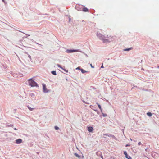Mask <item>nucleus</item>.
<instances>
[{"label":"nucleus","instance_id":"1","mask_svg":"<svg viewBox=\"0 0 159 159\" xmlns=\"http://www.w3.org/2000/svg\"><path fill=\"white\" fill-rule=\"evenodd\" d=\"M97 37L103 41V43L110 42L115 40V38L113 37L108 35L105 36L100 33H97Z\"/></svg>","mask_w":159,"mask_h":159},{"label":"nucleus","instance_id":"2","mask_svg":"<svg viewBox=\"0 0 159 159\" xmlns=\"http://www.w3.org/2000/svg\"><path fill=\"white\" fill-rule=\"evenodd\" d=\"M29 84L31 87L38 86V85L36 82H35L32 79L28 80Z\"/></svg>","mask_w":159,"mask_h":159},{"label":"nucleus","instance_id":"3","mask_svg":"<svg viewBox=\"0 0 159 159\" xmlns=\"http://www.w3.org/2000/svg\"><path fill=\"white\" fill-rule=\"evenodd\" d=\"M78 50H68L67 49L66 50V52L67 53H70L74 52H77Z\"/></svg>","mask_w":159,"mask_h":159},{"label":"nucleus","instance_id":"4","mask_svg":"<svg viewBox=\"0 0 159 159\" xmlns=\"http://www.w3.org/2000/svg\"><path fill=\"white\" fill-rule=\"evenodd\" d=\"M124 154L125 156L128 159H132L131 157L130 156L128 155L127 152L126 151L124 152Z\"/></svg>","mask_w":159,"mask_h":159},{"label":"nucleus","instance_id":"5","mask_svg":"<svg viewBox=\"0 0 159 159\" xmlns=\"http://www.w3.org/2000/svg\"><path fill=\"white\" fill-rule=\"evenodd\" d=\"M43 87L44 92H48V91L45 84H43Z\"/></svg>","mask_w":159,"mask_h":159},{"label":"nucleus","instance_id":"6","mask_svg":"<svg viewBox=\"0 0 159 159\" xmlns=\"http://www.w3.org/2000/svg\"><path fill=\"white\" fill-rule=\"evenodd\" d=\"M22 142V140L20 139H18L16 140V144H19L20 143Z\"/></svg>","mask_w":159,"mask_h":159},{"label":"nucleus","instance_id":"7","mask_svg":"<svg viewBox=\"0 0 159 159\" xmlns=\"http://www.w3.org/2000/svg\"><path fill=\"white\" fill-rule=\"evenodd\" d=\"M88 131L90 132H92L93 130V128L92 127H88Z\"/></svg>","mask_w":159,"mask_h":159},{"label":"nucleus","instance_id":"8","mask_svg":"<svg viewBox=\"0 0 159 159\" xmlns=\"http://www.w3.org/2000/svg\"><path fill=\"white\" fill-rule=\"evenodd\" d=\"M57 66L58 67L61 68V69L63 70H64L65 72H68V70H66V69H64L62 67H61V66L60 65H59V64H57Z\"/></svg>","mask_w":159,"mask_h":159},{"label":"nucleus","instance_id":"9","mask_svg":"<svg viewBox=\"0 0 159 159\" xmlns=\"http://www.w3.org/2000/svg\"><path fill=\"white\" fill-rule=\"evenodd\" d=\"M83 11L84 12H88L89 11V10L87 8L84 7L83 8Z\"/></svg>","mask_w":159,"mask_h":159},{"label":"nucleus","instance_id":"10","mask_svg":"<svg viewBox=\"0 0 159 159\" xmlns=\"http://www.w3.org/2000/svg\"><path fill=\"white\" fill-rule=\"evenodd\" d=\"M133 48L132 47H131V48H128L125 49H124V51H129L130 50L132 49Z\"/></svg>","mask_w":159,"mask_h":159},{"label":"nucleus","instance_id":"11","mask_svg":"<svg viewBox=\"0 0 159 159\" xmlns=\"http://www.w3.org/2000/svg\"><path fill=\"white\" fill-rule=\"evenodd\" d=\"M74 155L76 157H78V158H80V156L77 153H75L74 154Z\"/></svg>","mask_w":159,"mask_h":159},{"label":"nucleus","instance_id":"12","mask_svg":"<svg viewBox=\"0 0 159 159\" xmlns=\"http://www.w3.org/2000/svg\"><path fill=\"white\" fill-rule=\"evenodd\" d=\"M80 70H81L82 73H86V71L85 70H84L83 69H80Z\"/></svg>","mask_w":159,"mask_h":159},{"label":"nucleus","instance_id":"13","mask_svg":"<svg viewBox=\"0 0 159 159\" xmlns=\"http://www.w3.org/2000/svg\"><path fill=\"white\" fill-rule=\"evenodd\" d=\"M51 73L52 74H53V75H57L56 72V71H52Z\"/></svg>","mask_w":159,"mask_h":159},{"label":"nucleus","instance_id":"14","mask_svg":"<svg viewBox=\"0 0 159 159\" xmlns=\"http://www.w3.org/2000/svg\"><path fill=\"white\" fill-rule=\"evenodd\" d=\"M147 114L149 116H152V114L151 112H148L147 113Z\"/></svg>","mask_w":159,"mask_h":159},{"label":"nucleus","instance_id":"15","mask_svg":"<svg viewBox=\"0 0 159 159\" xmlns=\"http://www.w3.org/2000/svg\"><path fill=\"white\" fill-rule=\"evenodd\" d=\"M28 107V108L29 109V110L30 111H33L34 109V108H31L30 107Z\"/></svg>","mask_w":159,"mask_h":159},{"label":"nucleus","instance_id":"16","mask_svg":"<svg viewBox=\"0 0 159 159\" xmlns=\"http://www.w3.org/2000/svg\"><path fill=\"white\" fill-rule=\"evenodd\" d=\"M97 104H98V108L100 109L102 111V108H101V106L99 104H98V103H97Z\"/></svg>","mask_w":159,"mask_h":159},{"label":"nucleus","instance_id":"17","mask_svg":"<svg viewBox=\"0 0 159 159\" xmlns=\"http://www.w3.org/2000/svg\"><path fill=\"white\" fill-rule=\"evenodd\" d=\"M55 129L56 130H57L59 129V128L58 127H57V126H55Z\"/></svg>","mask_w":159,"mask_h":159},{"label":"nucleus","instance_id":"18","mask_svg":"<svg viewBox=\"0 0 159 159\" xmlns=\"http://www.w3.org/2000/svg\"><path fill=\"white\" fill-rule=\"evenodd\" d=\"M141 144V143L140 142H139L138 143V145H140Z\"/></svg>","mask_w":159,"mask_h":159},{"label":"nucleus","instance_id":"19","mask_svg":"<svg viewBox=\"0 0 159 159\" xmlns=\"http://www.w3.org/2000/svg\"><path fill=\"white\" fill-rule=\"evenodd\" d=\"M76 69H79V70H80L81 69H80V67H77V68H76Z\"/></svg>","mask_w":159,"mask_h":159},{"label":"nucleus","instance_id":"20","mask_svg":"<svg viewBox=\"0 0 159 159\" xmlns=\"http://www.w3.org/2000/svg\"><path fill=\"white\" fill-rule=\"evenodd\" d=\"M90 66H91V67H92V68H94V67L91 64H90Z\"/></svg>","mask_w":159,"mask_h":159},{"label":"nucleus","instance_id":"21","mask_svg":"<svg viewBox=\"0 0 159 159\" xmlns=\"http://www.w3.org/2000/svg\"><path fill=\"white\" fill-rule=\"evenodd\" d=\"M107 115L106 114H103V116H104V117L106 116Z\"/></svg>","mask_w":159,"mask_h":159},{"label":"nucleus","instance_id":"22","mask_svg":"<svg viewBox=\"0 0 159 159\" xmlns=\"http://www.w3.org/2000/svg\"><path fill=\"white\" fill-rule=\"evenodd\" d=\"M129 146V145L128 144H127L126 145V147H127V146Z\"/></svg>","mask_w":159,"mask_h":159},{"label":"nucleus","instance_id":"23","mask_svg":"<svg viewBox=\"0 0 159 159\" xmlns=\"http://www.w3.org/2000/svg\"><path fill=\"white\" fill-rule=\"evenodd\" d=\"M101 68H103V67H103V65H102L101 66Z\"/></svg>","mask_w":159,"mask_h":159},{"label":"nucleus","instance_id":"24","mask_svg":"<svg viewBox=\"0 0 159 159\" xmlns=\"http://www.w3.org/2000/svg\"><path fill=\"white\" fill-rule=\"evenodd\" d=\"M104 135H105L106 136H108L107 135V134H104ZM108 136H109V135H108Z\"/></svg>","mask_w":159,"mask_h":159},{"label":"nucleus","instance_id":"25","mask_svg":"<svg viewBox=\"0 0 159 159\" xmlns=\"http://www.w3.org/2000/svg\"><path fill=\"white\" fill-rule=\"evenodd\" d=\"M14 129L15 130H17V129H16V128H14Z\"/></svg>","mask_w":159,"mask_h":159},{"label":"nucleus","instance_id":"26","mask_svg":"<svg viewBox=\"0 0 159 159\" xmlns=\"http://www.w3.org/2000/svg\"><path fill=\"white\" fill-rule=\"evenodd\" d=\"M130 140L131 141H132V139H131V138L130 139Z\"/></svg>","mask_w":159,"mask_h":159},{"label":"nucleus","instance_id":"27","mask_svg":"<svg viewBox=\"0 0 159 159\" xmlns=\"http://www.w3.org/2000/svg\"><path fill=\"white\" fill-rule=\"evenodd\" d=\"M2 1L3 2H4V0H2Z\"/></svg>","mask_w":159,"mask_h":159},{"label":"nucleus","instance_id":"28","mask_svg":"<svg viewBox=\"0 0 159 159\" xmlns=\"http://www.w3.org/2000/svg\"><path fill=\"white\" fill-rule=\"evenodd\" d=\"M29 57H31V56H29Z\"/></svg>","mask_w":159,"mask_h":159},{"label":"nucleus","instance_id":"29","mask_svg":"<svg viewBox=\"0 0 159 159\" xmlns=\"http://www.w3.org/2000/svg\"><path fill=\"white\" fill-rule=\"evenodd\" d=\"M29 57H31V56H29Z\"/></svg>","mask_w":159,"mask_h":159}]
</instances>
